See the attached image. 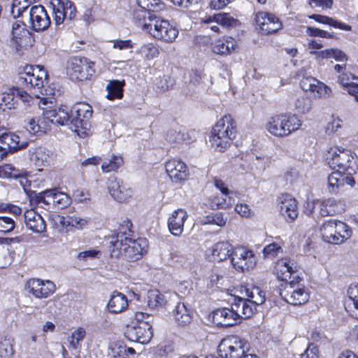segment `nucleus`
<instances>
[{
    "mask_svg": "<svg viewBox=\"0 0 358 358\" xmlns=\"http://www.w3.org/2000/svg\"><path fill=\"white\" fill-rule=\"evenodd\" d=\"M30 160L36 166H46L54 159V153L43 147H38L29 150Z\"/></svg>",
    "mask_w": 358,
    "mask_h": 358,
    "instance_id": "cd10ccee",
    "label": "nucleus"
},
{
    "mask_svg": "<svg viewBox=\"0 0 358 358\" xmlns=\"http://www.w3.org/2000/svg\"><path fill=\"white\" fill-rule=\"evenodd\" d=\"M165 169L169 177L176 183L184 181L189 176L187 165L179 159L168 160L165 164Z\"/></svg>",
    "mask_w": 358,
    "mask_h": 358,
    "instance_id": "2eb2a0df",
    "label": "nucleus"
},
{
    "mask_svg": "<svg viewBox=\"0 0 358 358\" xmlns=\"http://www.w3.org/2000/svg\"><path fill=\"white\" fill-rule=\"evenodd\" d=\"M140 53L148 60L152 59L158 57L159 52L158 48L152 43L143 45L140 50Z\"/></svg>",
    "mask_w": 358,
    "mask_h": 358,
    "instance_id": "864d4df0",
    "label": "nucleus"
},
{
    "mask_svg": "<svg viewBox=\"0 0 358 358\" xmlns=\"http://www.w3.org/2000/svg\"><path fill=\"white\" fill-rule=\"evenodd\" d=\"M188 217L187 211L182 208L174 210L168 219L169 231L175 236H180L184 230V224Z\"/></svg>",
    "mask_w": 358,
    "mask_h": 358,
    "instance_id": "b1692460",
    "label": "nucleus"
},
{
    "mask_svg": "<svg viewBox=\"0 0 358 358\" xmlns=\"http://www.w3.org/2000/svg\"><path fill=\"white\" fill-rule=\"evenodd\" d=\"M204 24L217 23L224 27H236L238 21L233 17L229 13H220L215 14L213 16L206 17L202 20Z\"/></svg>",
    "mask_w": 358,
    "mask_h": 358,
    "instance_id": "72a5a7b5",
    "label": "nucleus"
},
{
    "mask_svg": "<svg viewBox=\"0 0 358 358\" xmlns=\"http://www.w3.org/2000/svg\"><path fill=\"white\" fill-rule=\"evenodd\" d=\"M48 101L47 99H42L38 103V106L43 110V115L45 119L50 120L52 123L53 122V119L55 118L56 115L58 114L57 109H48L45 106L48 104Z\"/></svg>",
    "mask_w": 358,
    "mask_h": 358,
    "instance_id": "bf43d9fd",
    "label": "nucleus"
},
{
    "mask_svg": "<svg viewBox=\"0 0 358 358\" xmlns=\"http://www.w3.org/2000/svg\"><path fill=\"white\" fill-rule=\"evenodd\" d=\"M50 6L56 26H59L66 21L72 20L76 15V8L69 0H51Z\"/></svg>",
    "mask_w": 358,
    "mask_h": 358,
    "instance_id": "ddd939ff",
    "label": "nucleus"
},
{
    "mask_svg": "<svg viewBox=\"0 0 358 358\" xmlns=\"http://www.w3.org/2000/svg\"><path fill=\"white\" fill-rule=\"evenodd\" d=\"M137 3L140 7L148 11H155L162 8L160 0H137Z\"/></svg>",
    "mask_w": 358,
    "mask_h": 358,
    "instance_id": "13d9d810",
    "label": "nucleus"
},
{
    "mask_svg": "<svg viewBox=\"0 0 358 358\" xmlns=\"http://www.w3.org/2000/svg\"><path fill=\"white\" fill-rule=\"evenodd\" d=\"M85 336L86 331L84 328L78 327L75 329L69 338L70 347L74 350L79 348L81 346L80 342L84 340Z\"/></svg>",
    "mask_w": 358,
    "mask_h": 358,
    "instance_id": "3c124183",
    "label": "nucleus"
},
{
    "mask_svg": "<svg viewBox=\"0 0 358 358\" xmlns=\"http://www.w3.org/2000/svg\"><path fill=\"white\" fill-rule=\"evenodd\" d=\"M48 77V73L43 66L26 65L19 71L18 83L26 87L33 101L34 96L40 97Z\"/></svg>",
    "mask_w": 358,
    "mask_h": 358,
    "instance_id": "20e7f679",
    "label": "nucleus"
},
{
    "mask_svg": "<svg viewBox=\"0 0 358 358\" xmlns=\"http://www.w3.org/2000/svg\"><path fill=\"white\" fill-rule=\"evenodd\" d=\"M71 117L69 114L68 111L64 109H58V114L55 118L53 119V124L59 125H69L70 127V122Z\"/></svg>",
    "mask_w": 358,
    "mask_h": 358,
    "instance_id": "e2e57ef3",
    "label": "nucleus"
},
{
    "mask_svg": "<svg viewBox=\"0 0 358 358\" xmlns=\"http://www.w3.org/2000/svg\"><path fill=\"white\" fill-rule=\"evenodd\" d=\"M17 99L29 105L32 101V96L28 92L20 87H13L8 92H3L0 96V107L5 110L6 109L15 108L17 103Z\"/></svg>",
    "mask_w": 358,
    "mask_h": 358,
    "instance_id": "4468645a",
    "label": "nucleus"
},
{
    "mask_svg": "<svg viewBox=\"0 0 358 358\" xmlns=\"http://www.w3.org/2000/svg\"><path fill=\"white\" fill-rule=\"evenodd\" d=\"M236 315L231 307L218 308L213 312V321L217 326L231 327L238 322Z\"/></svg>",
    "mask_w": 358,
    "mask_h": 358,
    "instance_id": "a878e982",
    "label": "nucleus"
},
{
    "mask_svg": "<svg viewBox=\"0 0 358 358\" xmlns=\"http://www.w3.org/2000/svg\"><path fill=\"white\" fill-rule=\"evenodd\" d=\"M34 41L24 23L20 20H16L13 23L10 42L17 51L31 47Z\"/></svg>",
    "mask_w": 358,
    "mask_h": 358,
    "instance_id": "f8f14e48",
    "label": "nucleus"
},
{
    "mask_svg": "<svg viewBox=\"0 0 358 358\" xmlns=\"http://www.w3.org/2000/svg\"><path fill=\"white\" fill-rule=\"evenodd\" d=\"M29 15L31 27L36 31H43L50 24V17L41 5L33 6L30 8Z\"/></svg>",
    "mask_w": 358,
    "mask_h": 358,
    "instance_id": "aec40b11",
    "label": "nucleus"
},
{
    "mask_svg": "<svg viewBox=\"0 0 358 358\" xmlns=\"http://www.w3.org/2000/svg\"><path fill=\"white\" fill-rule=\"evenodd\" d=\"M281 253H282V248L281 245L277 243L268 244L263 249L264 257L268 259H273Z\"/></svg>",
    "mask_w": 358,
    "mask_h": 358,
    "instance_id": "5fc2aeb1",
    "label": "nucleus"
},
{
    "mask_svg": "<svg viewBox=\"0 0 358 358\" xmlns=\"http://www.w3.org/2000/svg\"><path fill=\"white\" fill-rule=\"evenodd\" d=\"M231 308L234 313H236V319L238 321L241 318L250 317L254 313L255 307L249 304V302L242 297H237L231 304Z\"/></svg>",
    "mask_w": 358,
    "mask_h": 358,
    "instance_id": "2f4dec72",
    "label": "nucleus"
},
{
    "mask_svg": "<svg viewBox=\"0 0 358 358\" xmlns=\"http://www.w3.org/2000/svg\"><path fill=\"white\" fill-rule=\"evenodd\" d=\"M130 229L120 230L116 237L110 241V251L112 257L120 258L128 261H136L147 252L148 241L145 238L133 239Z\"/></svg>",
    "mask_w": 358,
    "mask_h": 358,
    "instance_id": "f257e3e1",
    "label": "nucleus"
},
{
    "mask_svg": "<svg viewBox=\"0 0 358 358\" xmlns=\"http://www.w3.org/2000/svg\"><path fill=\"white\" fill-rule=\"evenodd\" d=\"M55 189H46L38 194L31 196V203L36 204H43L44 206H50L53 204L55 200Z\"/></svg>",
    "mask_w": 358,
    "mask_h": 358,
    "instance_id": "ea45409f",
    "label": "nucleus"
},
{
    "mask_svg": "<svg viewBox=\"0 0 358 358\" xmlns=\"http://www.w3.org/2000/svg\"><path fill=\"white\" fill-rule=\"evenodd\" d=\"M89 220L87 218L81 217L80 216L73 215L67 216L64 219L63 224L66 226L74 227L76 229L80 230L86 227L89 224Z\"/></svg>",
    "mask_w": 358,
    "mask_h": 358,
    "instance_id": "8fccbe9b",
    "label": "nucleus"
},
{
    "mask_svg": "<svg viewBox=\"0 0 358 358\" xmlns=\"http://www.w3.org/2000/svg\"><path fill=\"white\" fill-rule=\"evenodd\" d=\"M255 20L259 29L266 35L275 33L282 27L278 17L266 12H258Z\"/></svg>",
    "mask_w": 358,
    "mask_h": 358,
    "instance_id": "a211bd4d",
    "label": "nucleus"
},
{
    "mask_svg": "<svg viewBox=\"0 0 358 358\" xmlns=\"http://www.w3.org/2000/svg\"><path fill=\"white\" fill-rule=\"evenodd\" d=\"M285 122L282 120V115L272 117L266 124L268 131L273 136L284 137L286 136V129L284 124Z\"/></svg>",
    "mask_w": 358,
    "mask_h": 358,
    "instance_id": "e433bc0d",
    "label": "nucleus"
},
{
    "mask_svg": "<svg viewBox=\"0 0 358 358\" xmlns=\"http://www.w3.org/2000/svg\"><path fill=\"white\" fill-rule=\"evenodd\" d=\"M124 164L123 158L120 155H112L109 158H106L102 162L101 170L103 173H110L116 171Z\"/></svg>",
    "mask_w": 358,
    "mask_h": 358,
    "instance_id": "a19ab883",
    "label": "nucleus"
},
{
    "mask_svg": "<svg viewBox=\"0 0 358 358\" xmlns=\"http://www.w3.org/2000/svg\"><path fill=\"white\" fill-rule=\"evenodd\" d=\"M149 22H145L143 29L148 31L154 38L166 43H172L178 35V30L166 20L155 15H150Z\"/></svg>",
    "mask_w": 358,
    "mask_h": 358,
    "instance_id": "423d86ee",
    "label": "nucleus"
},
{
    "mask_svg": "<svg viewBox=\"0 0 358 358\" xmlns=\"http://www.w3.org/2000/svg\"><path fill=\"white\" fill-rule=\"evenodd\" d=\"M33 0H13L10 8V13L14 18L22 15L32 3Z\"/></svg>",
    "mask_w": 358,
    "mask_h": 358,
    "instance_id": "09e8293b",
    "label": "nucleus"
},
{
    "mask_svg": "<svg viewBox=\"0 0 358 358\" xmlns=\"http://www.w3.org/2000/svg\"><path fill=\"white\" fill-rule=\"evenodd\" d=\"M27 286L29 292L39 299L48 297L56 289L55 285L52 281L35 278L29 280Z\"/></svg>",
    "mask_w": 358,
    "mask_h": 358,
    "instance_id": "6ab92c4d",
    "label": "nucleus"
},
{
    "mask_svg": "<svg viewBox=\"0 0 358 358\" xmlns=\"http://www.w3.org/2000/svg\"><path fill=\"white\" fill-rule=\"evenodd\" d=\"M236 134V125L231 115H224L213 128L209 141L215 151L223 152L232 143Z\"/></svg>",
    "mask_w": 358,
    "mask_h": 358,
    "instance_id": "f03ea898",
    "label": "nucleus"
},
{
    "mask_svg": "<svg viewBox=\"0 0 358 358\" xmlns=\"http://www.w3.org/2000/svg\"><path fill=\"white\" fill-rule=\"evenodd\" d=\"M192 310L183 302H178L173 310V316L176 322L181 326L189 324L192 321Z\"/></svg>",
    "mask_w": 358,
    "mask_h": 358,
    "instance_id": "f704fd0d",
    "label": "nucleus"
},
{
    "mask_svg": "<svg viewBox=\"0 0 358 358\" xmlns=\"http://www.w3.org/2000/svg\"><path fill=\"white\" fill-rule=\"evenodd\" d=\"M24 222L30 230L36 233H42L45 230V222L42 216L34 210L24 213Z\"/></svg>",
    "mask_w": 358,
    "mask_h": 358,
    "instance_id": "7c9ffc66",
    "label": "nucleus"
},
{
    "mask_svg": "<svg viewBox=\"0 0 358 358\" xmlns=\"http://www.w3.org/2000/svg\"><path fill=\"white\" fill-rule=\"evenodd\" d=\"M342 172L332 173L328 177V185H329V192L331 193H336L341 186L343 185V182H342V176L341 175Z\"/></svg>",
    "mask_w": 358,
    "mask_h": 358,
    "instance_id": "603ef678",
    "label": "nucleus"
},
{
    "mask_svg": "<svg viewBox=\"0 0 358 358\" xmlns=\"http://www.w3.org/2000/svg\"><path fill=\"white\" fill-rule=\"evenodd\" d=\"M247 299H245L256 309V306L264 303L266 300L265 292L257 286L252 285L245 288Z\"/></svg>",
    "mask_w": 358,
    "mask_h": 358,
    "instance_id": "c9c22d12",
    "label": "nucleus"
},
{
    "mask_svg": "<svg viewBox=\"0 0 358 358\" xmlns=\"http://www.w3.org/2000/svg\"><path fill=\"white\" fill-rule=\"evenodd\" d=\"M326 160L331 169H337L339 172L345 173L350 176L358 171L357 155L342 146L331 147L326 154Z\"/></svg>",
    "mask_w": 358,
    "mask_h": 358,
    "instance_id": "7ed1b4c3",
    "label": "nucleus"
},
{
    "mask_svg": "<svg viewBox=\"0 0 358 358\" xmlns=\"http://www.w3.org/2000/svg\"><path fill=\"white\" fill-rule=\"evenodd\" d=\"M296 273L297 269L294 262L287 257L278 259L273 270V273L282 281L292 280V276L296 277Z\"/></svg>",
    "mask_w": 358,
    "mask_h": 358,
    "instance_id": "412c9836",
    "label": "nucleus"
},
{
    "mask_svg": "<svg viewBox=\"0 0 358 358\" xmlns=\"http://www.w3.org/2000/svg\"><path fill=\"white\" fill-rule=\"evenodd\" d=\"M150 315L138 312L136 313L135 320L127 326L124 336L129 341L142 344L149 343L152 337V325L148 320Z\"/></svg>",
    "mask_w": 358,
    "mask_h": 358,
    "instance_id": "39448f33",
    "label": "nucleus"
},
{
    "mask_svg": "<svg viewBox=\"0 0 358 358\" xmlns=\"http://www.w3.org/2000/svg\"><path fill=\"white\" fill-rule=\"evenodd\" d=\"M357 78L351 73L345 71L338 76V83L346 87L348 92L350 85L355 83L352 80H356Z\"/></svg>",
    "mask_w": 358,
    "mask_h": 358,
    "instance_id": "69168bd1",
    "label": "nucleus"
},
{
    "mask_svg": "<svg viewBox=\"0 0 358 358\" xmlns=\"http://www.w3.org/2000/svg\"><path fill=\"white\" fill-rule=\"evenodd\" d=\"M300 85L304 91H309L315 97L327 98L331 94V90L328 86L312 76H303Z\"/></svg>",
    "mask_w": 358,
    "mask_h": 358,
    "instance_id": "dca6fc26",
    "label": "nucleus"
},
{
    "mask_svg": "<svg viewBox=\"0 0 358 358\" xmlns=\"http://www.w3.org/2000/svg\"><path fill=\"white\" fill-rule=\"evenodd\" d=\"M82 67V80L89 79L94 73V62L86 57H83Z\"/></svg>",
    "mask_w": 358,
    "mask_h": 358,
    "instance_id": "052dcab7",
    "label": "nucleus"
},
{
    "mask_svg": "<svg viewBox=\"0 0 358 358\" xmlns=\"http://www.w3.org/2000/svg\"><path fill=\"white\" fill-rule=\"evenodd\" d=\"M92 108L88 103H79L71 110L70 129L80 136H85L90 129V120L92 115Z\"/></svg>",
    "mask_w": 358,
    "mask_h": 358,
    "instance_id": "6e6552de",
    "label": "nucleus"
},
{
    "mask_svg": "<svg viewBox=\"0 0 358 358\" xmlns=\"http://www.w3.org/2000/svg\"><path fill=\"white\" fill-rule=\"evenodd\" d=\"M282 120L286 129V136L296 131L301 126V120L295 115H282Z\"/></svg>",
    "mask_w": 358,
    "mask_h": 358,
    "instance_id": "a18cd8bd",
    "label": "nucleus"
},
{
    "mask_svg": "<svg viewBox=\"0 0 358 358\" xmlns=\"http://www.w3.org/2000/svg\"><path fill=\"white\" fill-rule=\"evenodd\" d=\"M227 221V217H224L222 213L217 212L204 216L200 220L201 224H216L219 227H224Z\"/></svg>",
    "mask_w": 358,
    "mask_h": 358,
    "instance_id": "de8ad7c7",
    "label": "nucleus"
},
{
    "mask_svg": "<svg viewBox=\"0 0 358 358\" xmlns=\"http://www.w3.org/2000/svg\"><path fill=\"white\" fill-rule=\"evenodd\" d=\"M15 228V222L10 217L0 216V231L3 233H9Z\"/></svg>",
    "mask_w": 358,
    "mask_h": 358,
    "instance_id": "0e129e2a",
    "label": "nucleus"
},
{
    "mask_svg": "<svg viewBox=\"0 0 358 358\" xmlns=\"http://www.w3.org/2000/svg\"><path fill=\"white\" fill-rule=\"evenodd\" d=\"M108 355L113 358H125V349L122 345L114 343L110 345Z\"/></svg>",
    "mask_w": 358,
    "mask_h": 358,
    "instance_id": "774afa93",
    "label": "nucleus"
},
{
    "mask_svg": "<svg viewBox=\"0 0 358 358\" xmlns=\"http://www.w3.org/2000/svg\"><path fill=\"white\" fill-rule=\"evenodd\" d=\"M248 343L236 336L223 338L218 345V353L222 358H241L248 351Z\"/></svg>",
    "mask_w": 358,
    "mask_h": 358,
    "instance_id": "1a4fd4ad",
    "label": "nucleus"
},
{
    "mask_svg": "<svg viewBox=\"0 0 358 358\" xmlns=\"http://www.w3.org/2000/svg\"><path fill=\"white\" fill-rule=\"evenodd\" d=\"M278 201L280 215L287 222H293L298 217V207L296 199L290 194H281Z\"/></svg>",
    "mask_w": 358,
    "mask_h": 358,
    "instance_id": "f3484780",
    "label": "nucleus"
},
{
    "mask_svg": "<svg viewBox=\"0 0 358 358\" xmlns=\"http://www.w3.org/2000/svg\"><path fill=\"white\" fill-rule=\"evenodd\" d=\"M320 231L323 241L331 244H341L349 239L352 235L349 226L334 220L323 223Z\"/></svg>",
    "mask_w": 358,
    "mask_h": 358,
    "instance_id": "0eeeda50",
    "label": "nucleus"
},
{
    "mask_svg": "<svg viewBox=\"0 0 358 358\" xmlns=\"http://www.w3.org/2000/svg\"><path fill=\"white\" fill-rule=\"evenodd\" d=\"M310 18L315 20L316 22L322 24H329L331 27L338 28L340 29L350 31L351 27L341 22H338L333 18L329 17L325 15L314 14L309 16Z\"/></svg>",
    "mask_w": 358,
    "mask_h": 358,
    "instance_id": "79ce46f5",
    "label": "nucleus"
},
{
    "mask_svg": "<svg viewBox=\"0 0 358 358\" xmlns=\"http://www.w3.org/2000/svg\"><path fill=\"white\" fill-rule=\"evenodd\" d=\"M310 54L315 55L317 60L334 58L336 61L343 62L348 59L346 55L338 49H326L321 51H310Z\"/></svg>",
    "mask_w": 358,
    "mask_h": 358,
    "instance_id": "58836bf2",
    "label": "nucleus"
},
{
    "mask_svg": "<svg viewBox=\"0 0 358 358\" xmlns=\"http://www.w3.org/2000/svg\"><path fill=\"white\" fill-rule=\"evenodd\" d=\"M233 250V246L229 242L221 241L215 243L207 252L213 261L220 262L226 260L228 257H231Z\"/></svg>",
    "mask_w": 358,
    "mask_h": 358,
    "instance_id": "393cba45",
    "label": "nucleus"
},
{
    "mask_svg": "<svg viewBox=\"0 0 358 358\" xmlns=\"http://www.w3.org/2000/svg\"><path fill=\"white\" fill-rule=\"evenodd\" d=\"M14 340L9 336L0 337V357L1 358H11L14 353Z\"/></svg>",
    "mask_w": 358,
    "mask_h": 358,
    "instance_id": "37998d69",
    "label": "nucleus"
},
{
    "mask_svg": "<svg viewBox=\"0 0 358 358\" xmlns=\"http://www.w3.org/2000/svg\"><path fill=\"white\" fill-rule=\"evenodd\" d=\"M165 138L166 141L170 143H180L183 142L189 143L191 141L188 133L177 131L174 129H170L168 131Z\"/></svg>",
    "mask_w": 358,
    "mask_h": 358,
    "instance_id": "49530a36",
    "label": "nucleus"
},
{
    "mask_svg": "<svg viewBox=\"0 0 358 358\" xmlns=\"http://www.w3.org/2000/svg\"><path fill=\"white\" fill-rule=\"evenodd\" d=\"M54 199L53 205L59 208L66 207L71 203V198L66 194L59 192L56 189Z\"/></svg>",
    "mask_w": 358,
    "mask_h": 358,
    "instance_id": "6e6d98bb",
    "label": "nucleus"
},
{
    "mask_svg": "<svg viewBox=\"0 0 358 358\" xmlns=\"http://www.w3.org/2000/svg\"><path fill=\"white\" fill-rule=\"evenodd\" d=\"M231 262L236 271L245 272L255 266L257 257L252 250L244 246H238L233 250Z\"/></svg>",
    "mask_w": 358,
    "mask_h": 358,
    "instance_id": "9b49d317",
    "label": "nucleus"
},
{
    "mask_svg": "<svg viewBox=\"0 0 358 358\" xmlns=\"http://www.w3.org/2000/svg\"><path fill=\"white\" fill-rule=\"evenodd\" d=\"M21 174L19 173V170L16 169L11 164H6L0 166V178H20Z\"/></svg>",
    "mask_w": 358,
    "mask_h": 358,
    "instance_id": "4d7b16f0",
    "label": "nucleus"
},
{
    "mask_svg": "<svg viewBox=\"0 0 358 358\" xmlns=\"http://www.w3.org/2000/svg\"><path fill=\"white\" fill-rule=\"evenodd\" d=\"M83 57H71L67 63V74L71 80H82V67Z\"/></svg>",
    "mask_w": 358,
    "mask_h": 358,
    "instance_id": "4c0bfd02",
    "label": "nucleus"
},
{
    "mask_svg": "<svg viewBox=\"0 0 358 358\" xmlns=\"http://www.w3.org/2000/svg\"><path fill=\"white\" fill-rule=\"evenodd\" d=\"M178 294H162L158 290H150L148 293V305L152 309L166 308L171 303L178 299Z\"/></svg>",
    "mask_w": 358,
    "mask_h": 358,
    "instance_id": "4be33fe9",
    "label": "nucleus"
},
{
    "mask_svg": "<svg viewBox=\"0 0 358 358\" xmlns=\"http://www.w3.org/2000/svg\"><path fill=\"white\" fill-rule=\"evenodd\" d=\"M306 34L312 37H321L325 38H331L333 37L332 34L328 31L311 27H308L306 28Z\"/></svg>",
    "mask_w": 358,
    "mask_h": 358,
    "instance_id": "338daca9",
    "label": "nucleus"
},
{
    "mask_svg": "<svg viewBox=\"0 0 358 358\" xmlns=\"http://www.w3.org/2000/svg\"><path fill=\"white\" fill-rule=\"evenodd\" d=\"M128 307V300L127 296L117 291H114L107 303L108 312L113 314H118L127 310Z\"/></svg>",
    "mask_w": 358,
    "mask_h": 358,
    "instance_id": "c756f323",
    "label": "nucleus"
},
{
    "mask_svg": "<svg viewBox=\"0 0 358 358\" xmlns=\"http://www.w3.org/2000/svg\"><path fill=\"white\" fill-rule=\"evenodd\" d=\"M341 204V201L337 202L333 198L325 200H315L313 202V208H318L319 213L322 217L334 215L341 213L343 208H339V206Z\"/></svg>",
    "mask_w": 358,
    "mask_h": 358,
    "instance_id": "bb28decb",
    "label": "nucleus"
},
{
    "mask_svg": "<svg viewBox=\"0 0 358 358\" xmlns=\"http://www.w3.org/2000/svg\"><path fill=\"white\" fill-rule=\"evenodd\" d=\"M237 48V43L231 36H224L215 42L213 51L218 55H229Z\"/></svg>",
    "mask_w": 358,
    "mask_h": 358,
    "instance_id": "473e14b6",
    "label": "nucleus"
},
{
    "mask_svg": "<svg viewBox=\"0 0 358 358\" xmlns=\"http://www.w3.org/2000/svg\"><path fill=\"white\" fill-rule=\"evenodd\" d=\"M295 106L299 112L306 113L311 109L312 101L308 97L300 96L296 99Z\"/></svg>",
    "mask_w": 358,
    "mask_h": 358,
    "instance_id": "680f3d73",
    "label": "nucleus"
},
{
    "mask_svg": "<svg viewBox=\"0 0 358 358\" xmlns=\"http://www.w3.org/2000/svg\"><path fill=\"white\" fill-rule=\"evenodd\" d=\"M292 278L293 280L285 286L280 295L285 301L294 306L303 304L308 301L309 294L300 283L301 279L298 275Z\"/></svg>",
    "mask_w": 358,
    "mask_h": 358,
    "instance_id": "9d476101",
    "label": "nucleus"
},
{
    "mask_svg": "<svg viewBox=\"0 0 358 358\" xmlns=\"http://www.w3.org/2000/svg\"><path fill=\"white\" fill-rule=\"evenodd\" d=\"M108 189L114 199L124 202L133 194V190L122 182L117 180L115 177H110L108 182Z\"/></svg>",
    "mask_w": 358,
    "mask_h": 358,
    "instance_id": "5701e85b",
    "label": "nucleus"
},
{
    "mask_svg": "<svg viewBox=\"0 0 358 358\" xmlns=\"http://www.w3.org/2000/svg\"><path fill=\"white\" fill-rule=\"evenodd\" d=\"M0 145L4 146L6 151L14 152L25 148L28 143L21 142L20 136L13 133H3L0 135Z\"/></svg>",
    "mask_w": 358,
    "mask_h": 358,
    "instance_id": "c85d7f7f",
    "label": "nucleus"
},
{
    "mask_svg": "<svg viewBox=\"0 0 358 358\" xmlns=\"http://www.w3.org/2000/svg\"><path fill=\"white\" fill-rule=\"evenodd\" d=\"M124 83L118 80L110 81L106 86L108 94L106 97L110 100L121 99L123 96Z\"/></svg>",
    "mask_w": 358,
    "mask_h": 358,
    "instance_id": "c03bdc74",
    "label": "nucleus"
}]
</instances>
